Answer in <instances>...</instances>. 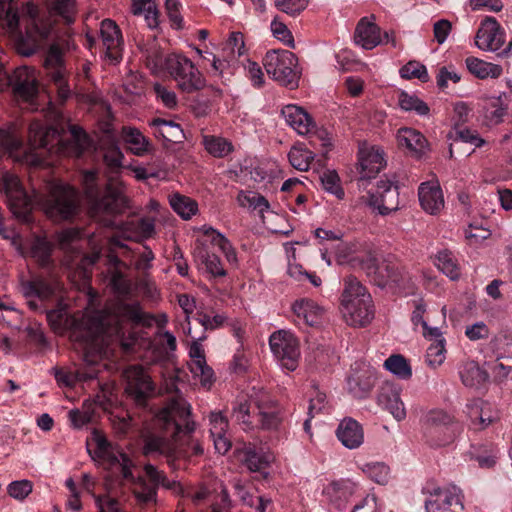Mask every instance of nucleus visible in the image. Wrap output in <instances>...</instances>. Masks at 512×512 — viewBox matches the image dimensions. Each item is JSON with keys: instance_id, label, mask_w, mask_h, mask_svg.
Masks as SVG:
<instances>
[{"instance_id": "nucleus-1", "label": "nucleus", "mask_w": 512, "mask_h": 512, "mask_svg": "<svg viewBox=\"0 0 512 512\" xmlns=\"http://www.w3.org/2000/svg\"><path fill=\"white\" fill-rule=\"evenodd\" d=\"M191 416V405L184 398L170 399L157 414L153 429L143 436V454L164 457L169 465L202 455L203 447L193 437L195 422Z\"/></svg>"}, {"instance_id": "nucleus-2", "label": "nucleus", "mask_w": 512, "mask_h": 512, "mask_svg": "<svg viewBox=\"0 0 512 512\" xmlns=\"http://www.w3.org/2000/svg\"><path fill=\"white\" fill-rule=\"evenodd\" d=\"M154 320L152 315L142 310L140 303L119 301L99 314L97 330L103 339L117 342L125 352H132L138 336L127 325L151 327Z\"/></svg>"}, {"instance_id": "nucleus-3", "label": "nucleus", "mask_w": 512, "mask_h": 512, "mask_svg": "<svg viewBox=\"0 0 512 512\" xmlns=\"http://www.w3.org/2000/svg\"><path fill=\"white\" fill-rule=\"evenodd\" d=\"M25 16V33L20 30L21 16L19 10L12 3L0 6V20L2 26L11 34L18 35V50L22 55L30 56L42 48L48 41L52 32V24L48 19L39 16L38 7L28 3L23 9Z\"/></svg>"}, {"instance_id": "nucleus-4", "label": "nucleus", "mask_w": 512, "mask_h": 512, "mask_svg": "<svg viewBox=\"0 0 512 512\" xmlns=\"http://www.w3.org/2000/svg\"><path fill=\"white\" fill-rule=\"evenodd\" d=\"M98 181L99 172L96 169L81 172V184L91 217L103 226L111 227L114 216L122 211L126 203L122 183L110 181L105 188H101Z\"/></svg>"}, {"instance_id": "nucleus-5", "label": "nucleus", "mask_w": 512, "mask_h": 512, "mask_svg": "<svg viewBox=\"0 0 512 512\" xmlns=\"http://www.w3.org/2000/svg\"><path fill=\"white\" fill-rule=\"evenodd\" d=\"M233 416L243 429L279 431L283 423V411L269 394L260 393L251 401H240L233 406Z\"/></svg>"}, {"instance_id": "nucleus-6", "label": "nucleus", "mask_w": 512, "mask_h": 512, "mask_svg": "<svg viewBox=\"0 0 512 512\" xmlns=\"http://www.w3.org/2000/svg\"><path fill=\"white\" fill-rule=\"evenodd\" d=\"M202 236L197 239V246L194 249L195 260L204 266L205 272L211 278H221L226 276L227 272L224 269L222 262L215 253L209 250L208 244L213 247H218L224 254L226 260L236 265L238 262L237 253L231 242L219 231L212 227L203 226Z\"/></svg>"}, {"instance_id": "nucleus-7", "label": "nucleus", "mask_w": 512, "mask_h": 512, "mask_svg": "<svg viewBox=\"0 0 512 512\" xmlns=\"http://www.w3.org/2000/svg\"><path fill=\"white\" fill-rule=\"evenodd\" d=\"M50 136L57 138V146L60 154L67 157L80 158L90 146V138L81 127L72 125L68 138L59 137L57 129L47 127L39 121H33L29 125V138L33 145L47 148L50 145Z\"/></svg>"}, {"instance_id": "nucleus-8", "label": "nucleus", "mask_w": 512, "mask_h": 512, "mask_svg": "<svg viewBox=\"0 0 512 512\" xmlns=\"http://www.w3.org/2000/svg\"><path fill=\"white\" fill-rule=\"evenodd\" d=\"M341 305L346 321L353 326H366L374 317L372 297L360 281L353 275L343 280Z\"/></svg>"}, {"instance_id": "nucleus-9", "label": "nucleus", "mask_w": 512, "mask_h": 512, "mask_svg": "<svg viewBox=\"0 0 512 512\" xmlns=\"http://www.w3.org/2000/svg\"><path fill=\"white\" fill-rule=\"evenodd\" d=\"M40 203L45 214L52 220H72L80 208L79 192L69 184L53 183L40 198Z\"/></svg>"}, {"instance_id": "nucleus-10", "label": "nucleus", "mask_w": 512, "mask_h": 512, "mask_svg": "<svg viewBox=\"0 0 512 512\" xmlns=\"http://www.w3.org/2000/svg\"><path fill=\"white\" fill-rule=\"evenodd\" d=\"M461 431L462 425L443 410H431L425 416L423 438L432 448L450 445Z\"/></svg>"}, {"instance_id": "nucleus-11", "label": "nucleus", "mask_w": 512, "mask_h": 512, "mask_svg": "<svg viewBox=\"0 0 512 512\" xmlns=\"http://www.w3.org/2000/svg\"><path fill=\"white\" fill-rule=\"evenodd\" d=\"M286 123L300 135H308L310 144L314 147L319 144L323 156L332 148V135L325 128L317 127L313 118L302 108L294 104L286 105L281 110Z\"/></svg>"}, {"instance_id": "nucleus-12", "label": "nucleus", "mask_w": 512, "mask_h": 512, "mask_svg": "<svg viewBox=\"0 0 512 512\" xmlns=\"http://www.w3.org/2000/svg\"><path fill=\"white\" fill-rule=\"evenodd\" d=\"M167 73L175 82L177 88L187 94L200 91L205 87L206 80L194 63L185 55L171 53L166 55Z\"/></svg>"}, {"instance_id": "nucleus-13", "label": "nucleus", "mask_w": 512, "mask_h": 512, "mask_svg": "<svg viewBox=\"0 0 512 512\" xmlns=\"http://www.w3.org/2000/svg\"><path fill=\"white\" fill-rule=\"evenodd\" d=\"M263 65L267 74L281 85L291 89L298 87L301 72L298 59L291 51L269 50L263 58Z\"/></svg>"}, {"instance_id": "nucleus-14", "label": "nucleus", "mask_w": 512, "mask_h": 512, "mask_svg": "<svg viewBox=\"0 0 512 512\" xmlns=\"http://www.w3.org/2000/svg\"><path fill=\"white\" fill-rule=\"evenodd\" d=\"M0 193H4L12 213L27 221L33 210V200L25 190L19 177L5 171L0 175Z\"/></svg>"}, {"instance_id": "nucleus-15", "label": "nucleus", "mask_w": 512, "mask_h": 512, "mask_svg": "<svg viewBox=\"0 0 512 512\" xmlns=\"http://www.w3.org/2000/svg\"><path fill=\"white\" fill-rule=\"evenodd\" d=\"M145 477H139L137 487L134 490L135 497L142 504H152L156 502L158 488L164 487L173 491H181L180 484L167 478L164 471L156 466L147 463L144 465Z\"/></svg>"}, {"instance_id": "nucleus-16", "label": "nucleus", "mask_w": 512, "mask_h": 512, "mask_svg": "<svg viewBox=\"0 0 512 512\" xmlns=\"http://www.w3.org/2000/svg\"><path fill=\"white\" fill-rule=\"evenodd\" d=\"M92 435L93 440L96 443V449L94 450V455L89 448L88 453L93 458L95 456L107 461L109 466L119 473L123 480L135 482V477L132 472L133 462L131 458L124 452L114 453L112 451L111 443L99 431L94 430Z\"/></svg>"}, {"instance_id": "nucleus-17", "label": "nucleus", "mask_w": 512, "mask_h": 512, "mask_svg": "<svg viewBox=\"0 0 512 512\" xmlns=\"http://www.w3.org/2000/svg\"><path fill=\"white\" fill-rule=\"evenodd\" d=\"M269 345L282 367L294 371L300 356L299 341L293 333L286 330L274 332L269 338Z\"/></svg>"}, {"instance_id": "nucleus-18", "label": "nucleus", "mask_w": 512, "mask_h": 512, "mask_svg": "<svg viewBox=\"0 0 512 512\" xmlns=\"http://www.w3.org/2000/svg\"><path fill=\"white\" fill-rule=\"evenodd\" d=\"M125 391L138 405L145 406L154 394L155 385L142 366L131 365L124 370Z\"/></svg>"}, {"instance_id": "nucleus-19", "label": "nucleus", "mask_w": 512, "mask_h": 512, "mask_svg": "<svg viewBox=\"0 0 512 512\" xmlns=\"http://www.w3.org/2000/svg\"><path fill=\"white\" fill-rule=\"evenodd\" d=\"M44 67L50 76L51 81L56 85L58 96L66 101L71 90L68 84V74L64 62V53L58 44H52L45 55Z\"/></svg>"}, {"instance_id": "nucleus-20", "label": "nucleus", "mask_w": 512, "mask_h": 512, "mask_svg": "<svg viewBox=\"0 0 512 512\" xmlns=\"http://www.w3.org/2000/svg\"><path fill=\"white\" fill-rule=\"evenodd\" d=\"M427 512H462L461 491L456 486L436 488L425 501Z\"/></svg>"}, {"instance_id": "nucleus-21", "label": "nucleus", "mask_w": 512, "mask_h": 512, "mask_svg": "<svg viewBox=\"0 0 512 512\" xmlns=\"http://www.w3.org/2000/svg\"><path fill=\"white\" fill-rule=\"evenodd\" d=\"M370 281L380 288L390 285H398L402 280V272L396 263L390 261L377 262L375 258H369L363 263Z\"/></svg>"}, {"instance_id": "nucleus-22", "label": "nucleus", "mask_w": 512, "mask_h": 512, "mask_svg": "<svg viewBox=\"0 0 512 512\" xmlns=\"http://www.w3.org/2000/svg\"><path fill=\"white\" fill-rule=\"evenodd\" d=\"M367 204L377 209L382 216L397 211L399 207L398 186L389 180H381L377 185L376 192L368 195Z\"/></svg>"}, {"instance_id": "nucleus-23", "label": "nucleus", "mask_w": 512, "mask_h": 512, "mask_svg": "<svg viewBox=\"0 0 512 512\" xmlns=\"http://www.w3.org/2000/svg\"><path fill=\"white\" fill-rule=\"evenodd\" d=\"M401 390L398 383L386 380L379 386L376 397L378 405L389 411L397 421L406 417L404 403L400 399Z\"/></svg>"}, {"instance_id": "nucleus-24", "label": "nucleus", "mask_w": 512, "mask_h": 512, "mask_svg": "<svg viewBox=\"0 0 512 512\" xmlns=\"http://www.w3.org/2000/svg\"><path fill=\"white\" fill-rule=\"evenodd\" d=\"M505 41V32L494 17H486L477 31L475 43L481 50L498 51Z\"/></svg>"}, {"instance_id": "nucleus-25", "label": "nucleus", "mask_w": 512, "mask_h": 512, "mask_svg": "<svg viewBox=\"0 0 512 512\" xmlns=\"http://www.w3.org/2000/svg\"><path fill=\"white\" fill-rule=\"evenodd\" d=\"M100 37L105 56L112 62L118 63L122 59L123 39L119 27L110 19L101 23Z\"/></svg>"}, {"instance_id": "nucleus-26", "label": "nucleus", "mask_w": 512, "mask_h": 512, "mask_svg": "<svg viewBox=\"0 0 512 512\" xmlns=\"http://www.w3.org/2000/svg\"><path fill=\"white\" fill-rule=\"evenodd\" d=\"M145 65L152 73L163 72L166 68V56L155 36L149 35L136 42Z\"/></svg>"}, {"instance_id": "nucleus-27", "label": "nucleus", "mask_w": 512, "mask_h": 512, "mask_svg": "<svg viewBox=\"0 0 512 512\" xmlns=\"http://www.w3.org/2000/svg\"><path fill=\"white\" fill-rule=\"evenodd\" d=\"M294 322L297 325L306 327H316L320 324L323 309L313 300L302 298L292 304Z\"/></svg>"}, {"instance_id": "nucleus-28", "label": "nucleus", "mask_w": 512, "mask_h": 512, "mask_svg": "<svg viewBox=\"0 0 512 512\" xmlns=\"http://www.w3.org/2000/svg\"><path fill=\"white\" fill-rule=\"evenodd\" d=\"M23 147L22 126L15 121L0 125V157L12 156Z\"/></svg>"}, {"instance_id": "nucleus-29", "label": "nucleus", "mask_w": 512, "mask_h": 512, "mask_svg": "<svg viewBox=\"0 0 512 512\" xmlns=\"http://www.w3.org/2000/svg\"><path fill=\"white\" fill-rule=\"evenodd\" d=\"M418 197L422 209L431 215L438 214L444 208L443 192L438 183H421Z\"/></svg>"}, {"instance_id": "nucleus-30", "label": "nucleus", "mask_w": 512, "mask_h": 512, "mask_svg": "<svg viewBox=\"0 0 512 512\" xmlns=\"http://www.w3.org/2000/svg\"><path fill=\"white\" fill-rule=\"evenodd\" d=\"M397 142L402 148H406L416 158H421L428 150V141L419 131L403 127L397 132Z\"/></svg>"}, {"instance_id": "nucleus-31", "label": "nucleus", "mask_w": 512, "mask_h": 512, "mask_svg": "<svg viewBox=\"0 0 512 512\" xmlns=\"http://www.w3.org/2000/svg\"><path fill=\"white\" fill-rule=\"evenodd\" d=\"M336 436L348 449H356L364 441V431L361 424L352 418H345L340 422L336 430Z\"/></svg>"}, {"instance_id": "nucleus-32", "label": "nucleus", "mask_w": 512, "mask_h": 512, "mask_svg": "<svg viewBox=\"0 0 512 512\" xmlns=\"http://www.w3.org/2000/svg\"><path fill=\"white\" fill-rule=\"evenodd\" d=\"M355 41L365 49H373L382 42L380 28L367 18H362L355 29Z\"/></svg>"}, {"instance_id": "nucleus-33", "label": "nucleus", "mask_w": 512, "mask_h": 512, "mask_svg": "<svg viewBox=\"0 0 512 512\" xmlns=\"http://www.w3.org/2000/svg\"><path fill=\"white\" fill-rule=\"evenodd\" d=\"M383 165L384 159L378 150L360 151L358 171L361 179L374 178Z\"/></svg>"}, {"instance_id": "nucleus-34", "label": "nucleus", "mask_w": 512, "mask_h": 512, "mask_svg": "<svg viewBox=\"0 0 512 512\" xmlns=\"http://www.w3.org/2000/svg\"><path fill=\"white\" fill-rule=\"evenodd\" d=\"M24 295L27 298H38L41 301L51 299L56 293V286L43 277H36L23 284Z\"/></svg>"}, {"instance_id": "nucleus-35", "label": "nucleus", "mask_w": 512, "mask_h": 512, "mask_svg": "<svg viewBox=\"0 0 512 512\" xmlns=\"http://www.w3.org/2000/svg\"><path fill=\"white\" fill-rule=\"evenodd\" d=\"M157 361H168L177 348L176 337L169 331L158 332L156 340L150 343Z\"/></svg>"}, {"instance_id": "nucleus-36", "label": "nucleus", "mask_w": 512, "mask_h": 512, "mask_svg": "<svg viewBox=\"0 0 512 512\" xmlns=\"http://www.w3.org/2000/svg\"><path fill=\"white\" fill-rule=\"evenodd\" d=\"M112 268L110 270V284L114 291L122 296H128L131 293V283L121 268L125 264L117 256L111 258Z\"/></svg>"}, {"instance_id": "nucleus-37", "label": "nucleus", "mask_w": 512, "mask_h": 512, "mask_svg": "<svg viewBox=\"0 0 512 512\" xmlns=\"http://www.w3.org/2000/svg\"><path fill=\"white\" fill-rule=\"evenodd\" d=\"M465 63L469 72L479 79L487 77L498 78L502 74V67L500 65L489 63L473 56L467 57Z\"/></svg>"}, {"instance_id": "nucleus-38", "label": "nucleus", "mask_w": 512, "mask_h": 512, "mask_svg": "<svg viewBox=\"0 0 512 512\" xmlns=\"http://www.w3.org/2000/svg\"><path fill=\"white\" fill-rule=\"evenodd\" d=\"M202 144L205 150L215 158H224L234 150L231 141L221 136L204 135Z\"/></svg>"}, {"instance_id": "nucleus-39", "label": "nucleus", "mask_w": 512, "mask_h": 512, "mask_svg": "<svg viewBox=\"0 0 512 512\" xmlns=\"http://www.w3.org/2000/svg\"><path fill=\"white\" fill-rule=\"evenodd\" d=\"M272 460V455L265 453L256 446H246L244 450V462L249 470L260 472L265 469Z\"/></svg>"}, {"instance_id": "nucleus-40", "label": "nucleus", "mask_w": 512, "mask_h": 512, "mask_svg": "<svg viewBox=\"0 0 512 512\" xmlns=\"http://www.w3.org/2000/svg\"><path fill=\"white\" fill-rule=\"evenodd\" d=\"M460 378L466 387H475L488 379V374L480 368L475 361H468L463 364L460 371Z\"/></svg>"}, {"instance_id": "nucleus-41", "label": "nucleus", "mask_w": 512, "mask_h": 512, "mask_svg": "<svg viewBox=\"0 0 512 512\" xmlns=\"http://www.w3.org/2000/svg\"><path fill=\"white\" fill-rule=\"evenodd\" d=\"M122 137L133 154L142 156L148 152L149 142L138 129L124 126Z\"/></svg>"}, {"instance_id": "nucleus-42", "label": "nucleus", "mask_w": 512, "mask_h": 512, "mask_svg": "<svg viewBox=\"0 0 512 512\" xmlns=\"http://www.w3.org/2000/svg\"><path fill=\"white\" fill-rule=\"evenodd\" d=\"M103 162L111 173H118L123 168L124 154L116 141H109L102 146Z\"/></svg>"}, {"instance_id": "nucleus-43", "label": "nucleus", "mask_w": 512, "mask_h": 512, "mask_svg": "<svg viewBox=\"0 0 512 512\" xmlns=\"http://www.w3.org/2000/svg\"><path fill=\"white\" fill-rule=\"evenodd\" d=\"M151 126L154 128L155 135L170 142L176 141L183 134L180 125L172 120L154 118L151 121Z\"/></svg>"}, {"instance_id": "nucleus-44", "label": "nucleus", "mask_w": 512, "mask_h": 512, "mask_svg": "<svg viewBox=\"0 0 512 512\" xmlns=\"http://www.w3.org/2000/svg\"><path fill=\"white\" fill-rule=\"evenodd\" d=\"M314 157V152L304 145L293 146L288 154L290 164L299 171H307Z\"/></svg>"}, {"instance_id": "nucleus-45", "label": "nucleus", "mask_w": 512, "mask_h": 512, "mask_svg": "<svg viewBox=\"0 0 512 512\" xmlns=\"http://www.w3.org/2000/svg\"><path fill=\"white\" fill-rule=\"evenodd\" d=\"M435 265L451 280H456L460 276L457 260L450 251H439L435 259Z\"/></svg>"}, {"instance_id": "nucleus-46", "label": "nucleus", "mask_w": 512, "mask_h": 512, "mask_svg": "<svg viewBox=\"0 0 512 512\" xmlns=\"http://www.w3.org/2000/svg\"><path fill=\"white\" fill-rule=\"evenodd\" d=\"M173 210L183 219L188 220L198 211L197 203L187 196L174 194L170 199Z\"/></svg>"}, {"instance_id": "nucleus-47", "label": "nucleus", "mask_w": 512, "mask_h": 512, "mask_svg": "<svg viewBox=\"0 0 512 512\" xmlns=\"http://www.w3.org/2000/svg\"><path fill=\"white\" fill-rule=\"evenodd\" d=\"M384 368L404 380L412 376L411 366L401 354L388 357L384 362Z\"/></svg>"}, {"instance_id": "nucleus-48", "label": "nucleus", "mask_w": 512, "mask_h": 512, "mask_svg": "<svg viewBox=\"0 0 512 512\" xmlns=\"http://www.w3.org/2000/svg\"><path fill=\"white\" fill-rule=\"evenodd\" d=\"M398 103L404 111H414L420 116L428 115L430 109L428 105L417 96L401 91L398 95Z\"/></svg>"}, {"instance_id": "nucleus-49", "label": "nucleus", "mask_w": 512, "mask_h": 512, "mask_svg": "<svg viewBox=\"0 0 512 512\" xmlns=\"http://www.w3.org/2000/svg\"><path fill=\"white\" fill-rule=\"evenodd\" d=\"M320 182L323 190L335 196L338 200L345 197V192L341 186L339 175L334 170H327L320 176Z\"/></svg>"}, {"instance_id": "nucleus-50", "label": "nucleus", "mask_w": 512, "mask_h": 512, "mask_svg": "<svg viewBox=\"0 0 512 512\" xmlns=\"http://www.w3.org/2000/svg\"><path fill=\"white\" fill-rule=\"evenodd\" d=\"M362 471L374 482L384 485L389 479V467L383 462H369L362 466Z\"/></svg>"}, {"instance_id": "nucleus-51", "label": "nucleus", "mask_w": 512, "mask_h": 512, "mask_svg": "<svg viewBox=\"0 0 512 512\" xmlns=\"http://www.w3.org/2000/svg\"><path fill=\"white\" fill-rule=\"evenodd\" d=\"M132 11L134 15L146 12V20L150 28L158 25V12L152 0H133Z\"/></svg>"}, {"instance_id": "nucleus-52", "label": "nucleus", "mask_w": 512, "mask_h": 512, "mask_svg": "<svg viewBox=\"0 0 512 512\" xmlns=\"http://www.w3.org/2000/svg\"><path fill=\"white\" fill-rule=\"evenodd\" d=\"M240 201L242 206H247L253 211H256L264 222V212L270 209V204L263 195L257 192H249L245 194Z\"/></svg>"}, {"instance_id": "nucleus-53", "label": "nucleus", "mask_w": 512, "mask_h": 512, "mask_svg": "<svg viewBox=\"0 0 512 512\" xmlns=\"http://www.w3.org/2000/svg\"><path fill=\"white\" fill-rule=\"evenodd\" d=\"M95 377L94 373H82L80 371L73 373L69 371H65L63 369L55 370V379L59 385H63L65 387H73L77 381H86L89 379H93Z\"/></svg>"}, {"instance_id": "nucleus-54", "label": "nucleus", "mask_w": 512, "mask_h": 512, "mask_svg": "<svg viewBox=\"0 0 512 512\" xmlns=\"http://www.w3.org/2000/svg\"><path fill=\"white\" fill-rule=\"evenodd\" d=\"M190 371L195 378H199L201 386L207 390H209L215 382L214 371L206 362H204V364H199V362L190 364Z\"/></svg>"}, {"instance_id": "nucleus-55", "label": "nucleus", "mask_w": 512, "mask_h": 512, "mask_svg": "<svg viewBox=\"0 0 512 512\" xmlns=\"http://www.w3.org/2000/svg\"><path fill=\"white\" fill-rule=\"evenodd\" d=\"M400 76L404 79L417 78L422 82L429 81V75L426 67L417 61H409L405 64L400 69Z\"/></svg>"}, {"instance_id": "nucleus-56", "label": "nucleus", "mask_w": 512, "mask_h": 512, "mask_svg": "<svg viewBox=\"0 0 512 512\" xmlns=\"http://www.w3.org/2000/svg\"><path fill=\"white\" fill-rule=\"evenodd\" d=\"M445 340H437L432 343L426 352V362L429 366L436 368L440 366L445 360Z\"/></svg>"}, {"instance_id": "nucleus-57", "label": "nucleus", "mask_w": 512, "mask_h": 512, "mask_svg": "<svg viewBox=\"0 0 512 512\" xmlns=\"http://www.w3.org/2000/svg\"><path fill=\"white\" fill-rule=\"evenodd\" d=\"M356 485L351 481H336L333 482L329 490H332L336 500L347 502L349 498L355 493Z\"/></svg>"}, {"instance_id": "nucleus-58", "label": "nucleus", "mask_w": 512, "mask_h": 512, "mask_svg": "<svg viewBox=\"0 0 512 512\" xmlns=\"http://www.w3.org/2000/svg\"><path fill=\"white\" fill-rule=\"evenodd\" d=\"M455 137L454 141H461L464 143H469L474 145L475 147H482L485 144V140L480 137L476 130H471L468 128H461L460 126H455Z\"/></svg>"}, {"instance_id": "nucleus-59", "label": "nucleus", "mask_w": 512, "mask_h": 512, "mask_svg": "<svg viewBox=\"0 0 512 512\" xmlns=\"http://www.w3.org/2000/svg\"><path fill=\"white\" fill-rule=\"evenodd\" d=\"M209 423L211 436H220L228 433L229 422L222 412H211Z\"/></svg>"}, {"instance_id": "nucleus-60", "label": "nucleus", "mask_w": 512, "mask_h": 512, "mask_svg": "<svg viewBox=\"0 0 512 512\" xmlns=\"http://www.w3.org/2000/svg\"><path fill=\"white\" fill-rule=\"evenodd\" d=\"M308 0H275L276 8L289 15H296L305 10Z\"/></svg>"}, {"instance_id": "nucleus-61", "label": "nucleus", "mask_w": 512, "mask_h": 512, "mask_svg": "<svg viewBox=\"0 0 512 512\" xmlns=\"http://www.w3.org/2000/svg\"><path fill=\"white\" fill-rule=\"evenodd\" d=\"M8 494L18 500H23L32 492V483L29 480L14 481L8 485Z\"/></svg>"}, {"instance_id": "nucleus-62", "label": "nucleus", "mask_w": 512, "mask_h": 512, "mask_svg": "<svg viewBox=\"0 0 512 512\" xmlns=\"http://www.w3.org/2000/svg\"><path fill=\"white\" fill-rule=\"evenodd\" d=\"M271 30L277 39L282 41L286 46L294 48V39L292 33L284 23L274 19L271 22Z\"/></svg>"}, {"instance_id": "nucleus-63", "label": "nucleus", "mask_w": 512, "mask_h": 512, "mask_svg": "<svg viewBox=\"0 0 512 512\" xmlns=\"http://www.w3.org/2000/svg\"><path fill=\"white\" fill-rule=\"evenodd\" d=\"M154 92L157 99H159L165 107L169 109H174L177 107L178 100L174 91L167 89L161 84H155Z\"/></svg>"}, {"instance_id": "nucleus-64", "label": "nucleus", "mask_w": 512, "mask_h": 512, "mask_svg": "<svg viewBox=\"0 0 512 512\" xmlns=\"http://www.w3.org/2000/svg\"><path fill=\"white\" fill-rule=\"evenodd\" d=\"M94 500L98 512H121L118 500L109 495H94Z\"/></svg>"}]
</instances>
